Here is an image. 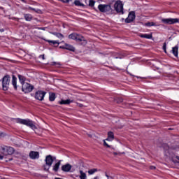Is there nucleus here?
<instances>
[{"mask_svg": "<svg viewBox=\"0 0 179 179\" xmlns=\"http://www.w3.org/2000/svg\"><path fill=\"white\" fill-rule=\"evenodd\" d=\"M45 94L46 92L44 91H37L35 94V99L40 101H43V100H44V97H45Z\"/></svg>", "mask_w": 179, "mask_h": 179, "instance_id": "1a4fd4ad", "label": "nucleus"}, {"mask_svg": "<svg viewBox=\"0 0 179 179\" xmlns=\"http://www.w3.org/2000/svg\"><path fill=\"white\" fill-rule=\"evenodd\" d=\"M41 57L43 59H45V58H44V55H41Z\"/></svg>", "mask_w": 179, "mask_h": 179, "instance_id": "ea45409f", "label": "nucleus"}, {"mask_svg": "<svg viewBox=\"0 0 179 179\" xmlns=\"http://www.w3.org/2000/svg\"><path fill=\"white\" fill-rule=\"evenodd\" d=\"M29 157L32 159V160H36V159H38L40 157V153L36 151H31L29 152Z\"/></svg>", "mask_w": 179, "mask_h": 179, "instance_id": "9b49d317", "label": "nucleus"}, {"mask_svg": "<svg viewBox=\"0 0 179 179\" xmlns=\"http://www.w3.org/2000/svg\"><path fill=\"white\" fill-rule=\"evenodd\" d=\"M114 155H117V153H116V152H114Z\"/></svg>", "mask_w": 179, "mask_h": 179, "instance_id": "37998d69", "label": "nucleus"}, {"mask_svg": "<svg viewBox=\"0 0 179 179\" xmlns=\"http://www.w3.org/2000/svg\"><path fill=\"white\" fill-rule=\"evenodd\" d=\"M162 23L164 24H175V23H179L178 18H164L162 20Z\"/></svg>", "mask_w": 179, "mask_h": 179, "instance_id": "6e6552de", "label": "nucleus"}, {"mask_svg": "<svg viewBox=\"0 0 179 179\" xmlns=\"http://www.w3.org/2000/svg\"><path fill=\"white\" fill-rule=\"evenodd\" d=\"M106 141H108L109 142L114 141V133H113V131H109L108 133V138H106Z\"/></svg>", "mask_w": 179, "mask_h": 179, "instance_id": "2eb2a0df", "label": "nucleus"}, {"mask_svg": "<svg viewBox=\"0 0 179 179\" xmlns=\"http://www.w3.org/2000/svg\"><path fill=\"white\" fill-rule=\"evenodd\" d=\"M64 48L65 50H68L69 51H72L73 52H74L75 51V48L68 43L64 44Z\"/></svg>", "mask_w": 179, "mask_h": 179, "instance_id": "dca6fc26", "label": "nucleus"}, {"mask_svg": "<svg viewBox=\"0 0 179 179\" xmlns=\"http://www.w3.org/2000/svg\"><path fill=\"white\" fill-rule=\"evenodd\" d=\"M71 169H72V166L69 164H66L62 166V171H64V173H69Z\"/></svg>", "mask_w": 179, "mask_h": 179, "instance_id": "f8f14e48", "label": "nucleus"}, {"mask_svg": "<svg viewBox=\"0 0 179 179\" xmlns=\"http://www.w3.org/2000/svg\"><path fill=\"white\" fill-rule=\"evenodd\" d=\"M21 1H24V0H21Z\"/></svg>", "mask_w": 179, "mask_h": 179, "instance_id": "c03bdc74", "label": "nucleus"}, {"mask_svg": "<svg viewBox=\"0 0 179 179\" xmlns=\"http://www.w3.org/2000/svg\"><path fill=\"white\" fill-rule=\"evenodd\" d=\"M60 48H63V50H65V45H64L62 47L60 46Z\"/></svg>", "mask_w": 179, "mask_h": 179, "instance_id": "4c0bfd02", "label": "nucleus"}, {"mask_svg": "<svg viewBox=\"0 0 179 179\" xmlns=\"http://www.w3.org/2000/svg\"><path fill=\"white\" fill-rule=\"evenodd\" d=\"M59 104H71L72 103V101L71 99H66V100H62L59 102Z\"/></svg>", "mask_w": 179, "mask_h": 179, "instance_id": "393cba45", "label": "nucleus"}, {"mask_svg": "<svg viewBox=\"0 0 179 179\" xmlns=\"http://www.w3.org/2000/svg\"><path fill=\"white\" fill-rule=\"evenodd\" d=\"M96 171H97L96 169H90L88 171V174H90V176H92V175L94 174V173H96Z\"/></svg>", "mask_w": 179, "mask_h": 179, "instance_id": "cd10ccee", "label": "nucleus"}, {"mask_svg": "<svg viewBox=\"0 0 179 179\" xmlns=\"http://www.w3.org/2000/svg\"><path fill=\"white\" fill-rule=\"evenodd\" d=\"M164 155L166 156V157H169L175 164L179 163V157L174 155L171 148H170L167 144H164Z\"/></svg>", "mask_w": 179, "mask_h": 179, "instance_id": "f257e3e1", "label": "nucleus"}, {"mask_svg": "<svg viewBox=\"0 0 179 179\" xmlns=\"http://www.w3.org/2000/svg\"><path fill=\"white\" fill-rule=\"evenodd\" d=\"M18 79L21 83V85H22L24 83H26V78H24V76H22V75H19L18 76Z\"/></svg>", "mask_w": 179, "mask_h": 179, "instance_id": "412c9836", "label": "nucleus"}, {"mask_svg": "<svg viewBox=\"0 0 179 179\" xmlns=\"http://www.w3.org/2000/svg\"><path fill=\"white\" fill-rule=\"evenodd\" d=\"M57 159V157H52L51 155H47L45 159V164L47 166H45V170L48 171L50 170V167L52 166V164L54 163V161Z\"/></svg>", "mask_w": 179, "mask_h": 179, "instance_id": "20e7f679", "label": "nucleus"}, {"mask_svg": "<svg viewBox=\"0 0 179 179\" xmlns=\"http://www.w3.org/2000/svg\"><path fill=\"white\" fill-rule=\"evenodd\" d=\"M106 176L108 178V175L106 174Z\"/></svg>", "mask_w": 179, "mask_h": 179, "instance_id": "79ce46f5", "label": "nucleus"}, {"mask_svg": "<svg viewBox=\"0 0 179 179\" xmlns=\"http://www.w3.org/2000/svg\"><path fill=\"white\" fill-rule=\"evenodd\" d=\"M135 12L131 11L129 13L128 17L125 19L126 23H132L133 21L135 20Z\"/></svg>", "mask_w": 179, "mask_h": 179, "instance_id": "9d476101", "label": "nucleus"}, {"mask_svg": "<svg viewBox=\"0 0 179 179\" xmlns=\"http://www.w3.org/2000/svg\"><path fill=\"white\" fill-rule=\"evenodd\" d=\"M114 8L117 13H122V15H124V4H122L121 0H117L115 3Z\"/></svg>", "mask_w": 179, "mask_h": 179, "instance_id": "39448f33", "label": "nucleus"}, {"mask_svg": "<svg viewBox=\"0 0 179 179\" xmlns=\"http://www.w3.org/2000/svg\"><path fill=\"white\" fill-rule=\"evenodd\" d=\"M0 31H1V33L3 32L4 31L3 29H0Z\"/></svg>", "mask_w": 179, "mask_h": 179, "instance_id": "58836bf2", "label": "nucleus"}, {"mask_svg": "<svg viewBox=\"0 0 179 179\" xmlns=\"http://www.w3.org/2000/svg\"><path fill=\"white\" fill-rule=\"evenodd\" d=\"M33 89H34V87L27 83L22 85V90L24 93H30V92H33Z\"/></svg>", "mask_w": 179, "mask_h": 179, "instance_id": "0eeeda50", "label": "nucleus"}, {"mask_svg": "<svg viewBox=\"0 0 179 179\" xmlns=\"http://www.w3.org/2000/svg\"><path fill=\"white\" fill-rule=\"evenodd\" d=\"M59 166H61V161H59L57 163H56L53 166V169H52L53 171L57 173V171H58V170H59Z\"/></svg>", "mask_w": 179, "mask_h": 179, "instance_id": "a211bd4d", "label": "nucleus"}, {"mask_svg": "<svg viewBox=\"0 0 179 179\" xmlns=\"http://www.w3.org/2000/svg\"><path fill=\"white\" fill-rule=\"evenodd\" d=\"M6 150L8 155H13L15 153V149L12 147H6Z\"/></svg>", "mask_w": 179, "mask_h": 179, "instance_id": "6ab92c4d", "label": "nucleus"}, {"mask_svg": "<svg viewBox=\"0 0 179 179\" xmlns=\"http://www.w3.org/2000/svg\"><path fill=\"white\" fill-rule=\"evenodd\" d=\"M62 2H64V3H66L69 2V0H60Z\"/></svg>", "mask_w": 179, "mask_h": 179, "instance_id": "f704fd0d", "label": "nucleus"}, {"mask_svg": "<svg viewBox=\"0 0 179 179\" xmlns=\"http://www.w3.org/2000/svg\"><path fill=\"white\" fill-rule=\"evenodd\" d=\"M144 26H145L146 27H152V26L157 27L159 25L156 24V23L153 22H148L147 23H145Z\"/></svg>", "mask_w": 179, "mask_h": 179, "instance_id": "aec40b11", "label": "nucleus"}, {"mask_svg": "<svg viewBox=\"0 0 179 179\" xmlns=\"http://www.w3.org/2000/svg\"><path fill=\"white\" fill-rule=\"evenodd\" d=\"M166 43H164L163 45V50L165 52H166Z\"/></svg>", "mask_w": 179, "mask_h": 179, "instance_id": "72a5a7b5", "label": "nucleus"}, {"mask_svg": "<svg viewBox=\"0 0 179 179\" xmlns=\"http://www.w3.org/2000/svg\"><path fill=\"white\" fill-rule=\"evenodd\" d=\"M46 41H47L48 43H49L50 44H53V45L57 44L58 45H59V41H58L46 40Z\"/></svg>", "mask_w": 179, "mask_h": 179, "instance_id": "bb28decb", "label": "nucleus"}, {"mask_svg": "<svg viewBox=\"0 0 179 179\" xmlns=\"http://www.w3.org/2000/svg\"><path fill=\"white\" fill-rule=\"evenodd\" d=\"M76 41H83L84 44H86V43H87V41H86V40H85V38H83V36H82L78 34H76Z\"/></svg>", "mask_w": 179, "mask_h": 179, "instance_id": "4468645a", "label": "nucleus"}, {"mask_svg": "<svg viewBox=\"0 0 179 179\" xmlns=\"http://www.w3.org/2000/svg\"><path fill=\"white\" fill-rule=\"evenodd\" d=\"M74 4L76 5V6H83V3H80V1L78 0H76L74 1Z\"/></svg>", "mask_w": 179, "mask_h": 179, "instance_id": "c756f323", "label": "nucleus"}, {"mask_svg": "<svg viewBox=\"0 0 179 179\" xmlns=\"http://www.w3.org/2000/svg\"><path fill=\"white\" fill-rule=\"evenodd\" d=\"M76 33L71 34L69 36V38H71V40H76Z\"/></svg>", "mask_w": 179, "mask_h": 179, "instance_id": "c85d7f7f", "label": "nucleus"}, {"mask_svg": "<svg viewBox=\"0 0 179 179\" xmlns=\"http://www.w3.org/2000/svg\"><path fill=\"white\" fill-rule=\"evenodd\" d=\"M104 146H107V148H110V145L106 142V140H103Z\"/></svg>", "mask_w": 179, "mask_h": 179, "instance_id": "473e14b6", "label": "nucleus"}, {"mask_svg": "<svg viewBox=\"0 0 179 179\" xmlns=\"http://www.w3.org/2000/svg\"><path fill=\"white\" fill-rule=\"evenodd\" d=\"M9 83H10V76H5L2 79L3 90H8L9 88Z\"/></svg>", "mask_w": 179, "mask_h": 179, "instance_id": "423d86ee", "label": "nucleus"}, {"mask_svg": "<svg viewBox=\"0 0 179 179\" xmlns=\"http://www.w3.org/2000/svg\"><path fill=\"white\" fill-rule=\"evenodd\" d=\"M140 37H141V38H147L148 40H151L152 36L150 34H140Z\"/></svg>", "mask_w": 179, "mask_h": 179, "instance_id": "f3484780", "label": "nucleus"}, {"mask_svg": "<svg viewBox=\"0 0 179 179\" xmlns=\"http://www.w3.org/2000/svg\"><path fill=\"white\" fill-rule=\"evenodd\" d=\"M172 52L176 57H178V47L175 46L172 48Z\"/></svg>", "mask_w": 179, "mask_h": 179, "instance_id": "4be33fe9", "label": "nucleus"}, {"mask_svg": "<svg viewBox=\"0 0 179 179\" xmlns=\"http://www.w3.org/2000/svg\"><path fill=\"white\" fill-rule=\"evenodd\" d=\"M49 100H50V101H54V100H55V94L50 93L49 94Z\"/></svg>", "mask_w": 179, "mask_h": 179, "instance_id": "a878e982", "label": "nucleus"}, {"mask_svg": "<svg viewBox=\"0 0 179 179\" xmlns=\"http://www.w3.org/2000/svg\"><path fill=\"white\" fill-rule=\"evenodd\" d=\"M24 19L27 20V22H31V20L33 19V16H31V14H25Z\"/></svg>", "mask_w": 179, "mask_h": 179, "instance_id": "b1692460", "label": "nucleus"}, {"mask_svg": "<svg viewBox=\"0 0 179 179\" xmlns=\"http://www.w3.org/2000/svg\"><path fill=\"white\" fill-rule=\"evenodd\" d=\"M151 169H156V167H155V166H151Z\"/></svg>", "mask_w": 179, "mask_h": 179, "instance_id": "a19ab883", "label": "nucleus"}, {"mask_svg": "<svg viewBox=\"0 0 179 179\" xmlns=\"http://www.w3.org/2000/svg\"><path fill=\"white\" fill-rule=\"evenodd\" d=\"M38 30H45L44 27H38Z\"/></svg>", "mask_w": 179, "mask_h": 179, "instance_id": "c9c22d12", "label": "nucleus"}, {"mask_svg": "<svg viewBox=\"0 0 179 179\" xmlns=\"http://www.w3.org/2000/svg\"><path fill=\"white\" fill-rule=\"evenodd\" d=\"M3 156L2 155H0V160H3Z\"/></svg>", "mask_w": 179, "mask_h": 179, "instance_id": "e433bc0d", "label": "nucleus"}, {"mask_svg": "<svg viewBox=\"0 0 179 179\" xmlns=\"http://www.w3.org/2000/svg\"><path fill=\"white\" fill-rule=\"evenodd\" d=\"M98 9L103 13H114V10L111 8V6L108 4H99Z\"/></svg>", "mask_w": 179, "mask_h": 179, "instance_id": "7ed1b4c3", "label": "nucleus"}, {"mask_svg": "<svg viewBox=\"0 0 179 179\" xmlns=\"http://www.w3.org/2000/svg\"><path fill=\"white\" fill-rule=\"evenodd\" d=\"M80 179H87V176L86 173L83 172V171H80Z\"/></svg>", "mask_w": 179, "mask_h": 179, "instance_id": "5701e85b", "label": "nucleus"}, {"mask_svg": "<svg viewBox=\"0 0 179 179\" xmlns=\"http://www.w3.org/2000/svg\"><path fill=\"white\" fill-rule=\"evenodd\" d=\"M94 3H95L94 1L90 0V1H89V6L93 7V6H94Z\"/></svg>", "mask_w": 179, "mask_h": 179, "instance_id": "7c9ffc66", "label": "nucleus"}, {"mask_svg": "<svg viewBox=\"0 0 179 179\" xmlns=\"http://www.w3.org/2000/svg\"><path fill=\"white\" fill-rule=\"evenodd\" d=\"M56 36H57V37L58 38H61V39H62V38L64 37V35H62L61 33H57V34H56Z\"/></svg>", "mask_w": 179, "mask_h": 179, "instance_id": "2f4dec72", "label": "nucleus"}, {"mask_svg": "<svg viewBox=\"0 0 179 179\" xmlns=\"http://www.w3.org/2000/svg\"><path fill=\"white\" fill-rule=\"evenodd\" d=\"M17 78L15 76H12V85L15 89V90H16L17 89Z\"/></svg>", "mask_w": 179, "mask_h": 179, "instance_id": "ddd939ff", "label": "nucleus"}, {"mask_svg": "<svg viewBox=\"0 0 179 179\" xmlns=\"http://www.w3.org/2000/svg\"><path fill=\"white\" fill-rule=\"evenodd\" d=\"M17 124H22V125H26L27 127H29L31 129L34 131V129H37V127L35 126L33 121L29 119H21V118H15L13 119Z\"/></svg>", "mask_w": 179, "mask_h": 179, "instance_id": "f03ea898", "label": "nucleus"}]
</instances>
